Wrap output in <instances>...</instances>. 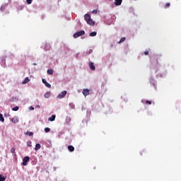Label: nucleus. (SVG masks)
Wrapping results in <instances>:
<instances>
[{
	"mask_svg": "<svg viewBox=\"0 0 181 181\" xmlns=\"http://www.w3.org/2000/svg\"><path fill=\"white\" fill-rule=\"evenodd\" d=\"M115 5L116 6H119V5H121V4H122V0H115Z\"/></svg>",
	"mask_w": 181,
	"mask_h": 181,
	"instance_id": "9",
	"label": "nucleus"
},
{
	"mask_svg": "<svg viewBox=\"0 0 181 181\" xmlns=\"http://www.w3.org/2000/svg\"><path fill=\"white\" fill-rule=\"evenodd\" d=\"M83 35H86V32L84 30L78 31L74 34V37L75 39H77V37H80V36H83Z\"/></svg>",
	"mask_w": 181,
	"mask_h": 181,
	"instance_id": "1",
	"label": "nucleus"
},
{
	"mask_svg": "<svg viewBox=\"0 0 181 181\" xmlns=\"http://www.w3.org/2000/svg\"><path fill=\"white\" fill-rule=\"evenodd\" d=\"M145 104H147V105H151V104H152V102L150 100H146Z\"/></svg>",
	"mask_w": 181,
	"mask_h": 181,
	"instance_id": "23",
	"label": "nucleus"
},
{
	"mask_svg": "<svg viewBox=\"0 0 181 181\" xmlns=\"http://www.w3.org/2000/svg\"><path fill=\"white\" fill-rule=\"evenodd\" d=\"M40 148H42V146H40V144H37L35 145V151H39V149H40Z\"/></svg>",
	"mask_w": 181,
	"mask_h": 181,
	"instance_id": "14",
	"label": "nucleus"
},
{
	"mask_svg": "<svg viewBox=\"0 0 181 181\" xmlns=\"http://www.w3.org/2000/svg\"><path fill=\"white\" fill-rule=\"evenodd\" d=\"M89 67L90 69V70H95V66H94V63L93 62H89Z\"/></svg>",
	"mask_w": 181,
	"mask_h": 181,
	"instance_id": "7",
	"label": "nucleus"
},
{
	"mask_svg": "<svg viewBox=\"0 0 181 181\" xmlns=\"http://www.w3.org/2000/svg\"><path fill=\"white\" fill-rule=\"evenodd\" d=\"M30 108H31V110H35V107H31Z\"/></svg>",
	"mask_w": 181,
	"mask_h": 181,
	"instance_id": "34",
	"label": "nucleus"
},
{
	"mask_svg": "<svg viewBox=\"0 0 181 181\" xmlns=\"http://www.w3.org/2000/svg\"><path fill=\"white\" fill-rule=\"evenodd\" d=\"M11 153H15V148H12L11 149Z\"/></svg>",
	"mask_w": 181,
	"mask_h": 181,
	"instance_id": "27",
	"label": "nucleus"
},
{
	"mask_svg": "<svg viewBox=\"0 0 181 181\" xmlns=\"http://www.w3.org/2000/svg\"><path fill=\"white\" fill-rule=\"evenodd\" d=\"M30 80L29 79L28 77H26L24 81H23V84H28Z\"/></svg>",
	"mask_w": 181,
	"mask_h": 181,
	"instance_id": "13",
	"label": "nucleus"
},
{
	"mask_svg": "<svg viewBox=\"0 0 181 181\" xmlns=\"http://www.w3.org/2000/svg\"><path fill=\"white\" fill-rule=\"evenodd\" d=\"M29 157L28 156H25L23 159V166H26V165H28V162H29Z\"/></svg>",
	"mask_w": 181,
	"mask_h": 181,
	"instance_id": "3",
	"label": "nucleus"
},
{
	"mask_svg": "<svg viewBox=\"0 0 181 181\" xmlns=\"http://www.w3.org/2000/svg\"><path fill=\"white\" fill-rule=\"evenodd\" d=\"M154 59L156 60V63H158V59H159V57H156Z\"/></svg>",
	"mask_w": 181,
	"mask_h": 181,
	"instance_id": "30",
	"label": "nucleus"
},
{
	"mask_svg": "<svg viewBox=\"0 0 181 181\" xmlns=\"http://www.w3.org/2000/svg\"><path fill=\"white\" fill-rule=\"evenodd\" d=\"M66 95H67V91L63 90L60 94H59L57 96V98H58V100H62V98H64V97H66Z\"/></svg>",
	"mask_w": 181,
	"mask_h": 181,
	"instance_id": "2",
	"label": "nucleus"
},
{
	"mask_svg": "<svg viewBox=\"0 0 181 181\" xmlns=\"http://www.w3.org/2000/svg\"><path fill=\"white\" fill-rule=\"evenodd\" d=\"M27 146H32V141H28L27 142Z\"/></svg>",
	"mask_w": 181,
	"mask_h": 181,
	"instance_id": "24",
	"label": "nucleus"
},
{
	"mask_svg": "<svg viewBox=\"0 0 181 181\" xmlns=\"http://www.w3.org/2000/svg\"><path fill=\"white\" fill-rule=\"evenodd\" d=\"M68 151H69V152H74V146H68Z\"/></svg>",
	"mask_w": 181,
	"mask_h": 181,
	"instance_id": "12",
	"label": "nucleus"
},
{
	"mask_svg": "<svg viewBox=\"0 0 181 181\" xmlns=\"http://www.w3.org/2000/svg\"><path fill=\"white\" fill-rule=\"evenodd\" d=\"M82 93L83 94V95H84L85 97H87V95H90V90H88V89H87V88L83 89Z\"/></svg>",
	"mask_w": 181,
	"mask_h": 181,
	"instance_id": "4",
	"label": "nucleus"
},
{
	"mask_svg": "<svg viewBox=\"0 0 181 181\" xmlns=\"http://www.w3.org/2000/svg\"><path fill=\"white\" fill-rule=\"evenodd\" d=\"M42 83L43 84H45L46 86V87H47L48 88H50L52 87V85H50V83H47V81H46V79H42Z\"/></svg>",
	"mask_w": 181,
	"mask_h": 181,
	"instance_id": "6",
	"label": "nucleus"
},
{
	"mask_svg": "<svg viewBox=\"0 0 181 181\" xmlns=\"http://www.w3.org/2000/svg\"><path fill=\"white\" fill-rule=\"evenodd\" d=\"M97 10H93V11H92V13H97Z\"/></svg>",
	"mask_w": 181,
	"mask_h": 181,
	"instance_id": "31",
	"label": "nucleus"
},
{
	"mask_svg": "<svg viewBox=\"0 0 181 181\" xmlns=\"http://www.w3.org/2000/svg\"><path fill=\"white\" fill-rule=\"evenodd\" d=\"M12 110L13 111H18L19 110V107L15 106Z\"/></svg>",
	"mask_w": 181,
	"mask_h": 181,
	"instance_id": "21",
	"label": "nucleus"
},
{
	"mask_svg": "<svg viewBox=\"0 0 181 181\" xmlns=\"http://www.w3.org/2000/svg\"><path fill=\"white\" fill-rule=\"evenodd\" d=\"M56 119V115H52L50 117L48 118V121L53 122Z\"/></svg>",
	"mask_w": 181,
	"mask_h": 181,
	"instance_id": "10",
	"label": "nucleus"
},
{
	"mask_svg": "<svg viewBox=\"0 0 181 181\" xmlns=\"http://www.w3.org/2000/svg\"><path fill=\"white\" fill-rule=\"evenodd\" d=\"M169 6H170V3H166L165 8H169Z\"/></svg>",
	"mask_w": 181,
	"mask_h": 181,
	"instance_id": "25",
	"label": "nucleus"
},
{
	"mask_svg": "<svg viewBox=\"0 0 181 181\" xmlns=\"http://www.w3.org/2000/svg\"><path fill=\"white\" fill-rule=\"evenodd\" d=\"M84 18H85V21H86V22L91 19V16H90L89 14H85Z\"/></svg>",
	"mask_w": 181,
	"mask_h": 181,
	"instance_id": "11",
	"label": "nucleus"
},
{
	"mask_svg": "<svg viewBox=\"0 0 181 181\" xmlns=\"http://www.w3.org/2000/svg\"><path fill=\"white\" fill-rule=\"evenodd\" d=\"M27 3L28 4V5H30V4H32V1L33 0H26Z\"/></svg>",
	"mask_w": 181,
	"mask_h": 181,
	"instance_id": "28",
	"label": "nucleus"
},
{
	"mask_svg": "<svg viewBox=\"0 0 181 181\" xmlns=\"http://www.w3.org/2000/svg\"><path fill=\"white\" fill-rule=\"evenodd\" d=\"M4 180H6V176H3L2 175H0V181Z\"/></svg>",
	"mask_w": 181,
	"mask_h": 181,
	"instance_id": "17",
	"label": "nucleus"
},
{
	"mask_svg": "<svg viewBox=\"0 0 181 181\" xmlns=\"http://www.w3.org/2000/svg\"><path fill=\"white\" fill-rule=\"evenodd\" d=\"M86 22L87 24L90 25V26H94V25H95V23L91 18L90 20H88Z\"/></svg>",
	"mask_w": 181,
	"mask_h": 181,
	"instance_id": "5",
	"label": "nucleus"
},
{
	"mask_svg": "<svg viewBox=\"0 0 181 181\" xmlns=\"http://www.w3.org/2000/svg\"><path fill=\"white\" fill-rule=\"evenodd\" d=\"M127 38H125V37H123L120 39V40L118 42V43H122V42H125V40Z\"/></svg>",
	"mask_w": 181,
	"mask_h": 181,
	"instance_id": "19",
	"label": "nucleus"
},
{
	"mask_svg": "<svg viewBox=\"0 0 181 181\" xmlns=\"http://www.w3.org/2000/svg\"><path fill=\"white\" fill-rule=\"evenodd\" d=\"M47 74L52 75L53 74V69H48L47 71Z\"/></svg>",
	"mask_w": 181,
	"mask_h": 181,
	"instance_id": "18",
	"label": "nucleus"
},
{
	"mask_svg": "<svg viewBox=\"0 0 181 181\" xmlns=\"http://www.w3.org/2000/svg\"><path fill=\"white\" fill-rule=\"evenodd\" d=\"M27 134H28V135H29V136H33V132H28Z\"/></svg>",
	"mask_w": 181,
	"mask_h": 181,
	"instance_id": "26",
	"label": "nucleus"
},
{
	"mask_svg": "<svg viewBox=\"0 0 181 181\" xmlns=\"http://www.w3.org/2000/svg\"><path fill=\"white\" fill-rule=\"evenodd\" d=\"M45 98H50V93L49 92H47L45 95H44Z\"/></svg>",
	"mask_w": 181,
	"mask_h": 181,
	"instance_id": "16",
	"label": "nucleus"
},
{
	"mask_svg": "<svg viewBox=\"0 0 181 181\" xmlns=\"http://www.w3.org/2000/svg\"><path fill=\"white\" fill-rule=\"evenodd\" d=\"M36 107H37V108H40V105H37Z\"/></svg>",
	"mask_w": 181,
	"mask_h": 181,
	"instance_id": "33",
	"label": "nucleus"
},
{
	"mask_svg": "<svg viewBox=\"0 0 181 181\" xmlns=\"http://www.w3.org/2000/svg\"><path fill=\"white\" fill-rule=\"evenodd\" d=\"M89 36H90V37L97 36V32L93 31V32L90 33L89 34Z\"/></svg>",
	"mask_w": 181,
	"mask_h": 181,
	"instance_id": "15",
	"label": "nucleus"
},
{
	"mask_svg": "<svg viewBox=\"0 0 181 181\" xmlns=\"http://www.w3.org/2000/svg\"><path fill=\"white\" fill-rule=\"evenodd\" d=\"M0 121H1V122H4L5 121V119H4V116L1 113H0Z\"/></svg>",
	"mask_w": 181,
	"mask_h": 181,
	"instance_id": "20",
	"label": "nucleus"
},
{
	"mask_svg": "<svg viewBox=\"0 0 181 181\" xmlns=\"http://www.w3.org/2000/svg\"><path fill=\"white\" fill-rule=\"evenodd\" d=\"M144 54L145 56H148V54H149V51H145Z\"/></svg>",
	"mask_w": 181,
	"mask_h": 181,
	"instance_id": "29",
	"label": "nucleus"
},
{
	"mask_svg": "<svg viewBox=\"0 0 181 181\" xmlns=\"http://www.w3.org/2000/svg\"><path fill=\"white\" fill-rule=\"evenodd\" d=\"M11 122L13 124H18V122H19V119L18 117H13L11 119Z\"/></svg>",
	"mask_w": 181,
	"mask_h": 181,
	"instance_id": "8",
	"label": "nucleus"
},
{
	"mask_svg": "<svg viewBox=\"0 0 181 181\" xmlns=\"http://www.w3.org/2000/svg\"><path fill=\"white\" fill-rule=\"evenodd\" d=\"M45 132H46V133L50 132V128L46 127V128L45 129Z\"/></svg>",
	"mask_w": 181,
	"mask_h": 181,
	"instance_id": "22",
	"label": "nucleus"
},
{
	"mask_svg": "<svg viewBox=\"0 0 181 181\" xmlns=\"http://www.w3.org/2000/svg\"><path fill=\"white\" fill-rule=\"evenodd\" d=\"M89 53H93V49H89Z\"/></svg>",
	"mask_w": 181,
	"mask_h": 181,
	"instance_id": "32",
	"label": "nucleus"
}]
</instances>
